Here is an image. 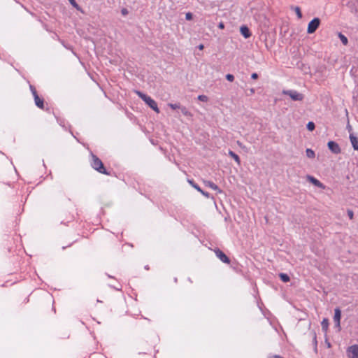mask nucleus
Returning <instances> with one entry per match:
<instances>
[{"label": "nucleus", "instance_id": "nucleus-1", "mask_svg": "<svg viewBox=\"0 0 358 358\" xmlns=\"http://www.w3.org/2000/svg\"><path fill=\"white\" fill-rule=\"evenodd\" d=\"M92 161L90 162L91 166L100 173L110 176V172H108L105 168L101 160L93 153L91 154Z\"/></svg>", "mask_w": 358, "mask_h": 358}, {"label": "nucleus", "instance_id": "nucleus-2", "mask_svg": "<svg viewBox=\"0 0 358 358\" xmlns=\"http://www.w3.org/2000/svg\"><path fill=\"white\" fill-rule=\"evenodd\" d=\"M136 93L153 110H155L157 113H159V109L157 106V103L154 99H152L150 96H148L147 94L143 93L141 91L137 90L136 91Z\"/></svg>", "mask_w": 358, "mask_h": 358}, {"label": "nucleus", "instance_id": "nucleus-3", "mask_svg": "<svg viewBox=\"0 0 358 358\" xmlns=\"http://www.w3.org/2000/svg\"><path fill=\"white\" fill-rule=\"evenodd\" d=\"M282 93L285 95H288L293 101H302L304 97L303 94L296 90H283Z\"/></svg>", "mask_w": 358, "mask_h": 358}, {"label": "nucleus", "instance_id": "nucleus-4", "mask_svg": "<svg viewBox=\"0 0 358 358\" xmlns=\"http://www.w3.org/2000/svg\"><path fill=\"white\" fill-rule=\"evenodd\" d=\"M320 24V20L318 17L313 18L308 24L307 33H314Z\"/></svg>", "mask_w": 358, "mask_h": 358}, {"label": "nucleus", "instance_id": "nucleus-5", "mask_svg": "<svg viewBox=\"0 0 358 358\" xmlns=\"http://www.w3.org/2000/svg\"><path fill=\"white\" fill-rule=\"evenodd\" d=\"M214 252L216 257L223 263L230 264V259L219 248H215Z\"/></svg>", "mask_w": 358, "mask_h": 358}, {"label": "nucleus", "instance_id": "nucleus-6", "mask_svg": "<svg viewBox=\"0 0 358 358\" xmlns=\"http://www.w3.org/2000/svg\"><path fill=\"white\" fill-rule=\"evenodd\" d=\"M341 310L339 308H336L334 310V322L335 327L338 328V331L341 330Z\"/></svg>", "mask_w": 358, "mask_h": 358}, {"label": "nucleus", "instance_id": "nucleus-7", "mask_svg": "<svg viewBox=\"0 0 358 358\" xmlns=\"http://www.w3.org/2000/svg\"><path fill=\"white\" fill-rule=\"evenodd\" d=\"M346 6L349 8L352 13H358V0L348 1L346 3Z\"/></svg>", "mask_w": 358, "mask_h": 358}, {"label": "nucleus", "instance_id": "nucleus-8", "mask_svg": "<svg viewBox=\"0 0 358 358\" xmlns=\"http://www.w3.org/2000/svg\"><path fill=\"white\" fill-rule=\"evenodd\" d=\"M349 358H358V345H352L347 349Z\"/></svg>", "mask_w": 358, "mask_h": 358}, {"label": "nucleus", "instance_id": "nucleus-9", "mask_svg": "<svg viewBox=\"0 0 358 358\" xmlns=\"http://www.w3.org/2000/svg\"><path fill=\"white\" fill-rule=\"evenodd\" d=\"M327 146L329 149L333 152L334 154H339L341 152V149L339 146V145L333 141H330L327 143Z\"/></svg>", "mask_w": 358, "mask_h": 358}, {"label": "nucleus", "instance_id": "nucleus-10", "mask_svg": "<svg viewBox=\"0 0 358 358\" xmlns=\"http://www.w3.org/2000/svg\"><path fill=\"white\" fill-rule=\"evenodd\" d=\"M307 180L313 185L319 188H321L322 189H324L326 188L325 185L323 183H322L320 180H318L317 178L312 176L308 175Z\"/></svg>", "mask_w": 358, "mask_h": 358}, {"label": "nucleus", "instance_id": "nucleus-11", "mask_svg": "<svg viewBox=\"0 0 358 358\" xmlns=\"http://www.w3.org/2000/svg\"><path fill=\"white\" fill-rule=\"evenodd\" d=\"M188 182L195 189H196L198 192H199L205 197H206L208 199L210 197V194L208 192H205L203 189H201V187L196 182H194V181L193 180H189Z\"/></svg>", "mask_w": 358, "mask_h": 358}, {"label": "nucleus", "instance_id": "nucleus-12", "mask_svg": "<svg viewBox=\"0 0 358 358\" xmlns=\"http://www.w3.org/2000/svg\"><path fill=\"white\" fill-rule=\"evenodd\" d=\"M34 102L36 106L40 109H44V99L38 96V94H36L34 96Z\"/></svg>", "mask_w": 358, "mask_h": 358}, {"label": "nucleus", "instance_id": "nucleus-13", "mask_svg": "<svg viewBox=\"0 0 358 358\" xmlns=\"http://www.w3.org/2000/svg\"><path fill=\"white\" fill-rule=\"evenodd\" d=\"M203 183L206 187H210L212 189L217 191L218 193H222V190L213 182L210 181V180H203Z\"/></svg>", "mask_w": 358, "mask_h": 358}, {"label": "nucleus", "instance_id": "nucleus-14", "mask_svg": "<svg viewBox=\"0 0 358 358\" xmlns=\"http://www.w3.org/2000/svg\"><path fill=\"white\" fill-rule=\"evenodd\" d=\"M240 31L245 38H248L252 35L249 28L245 25L241 27Z\"/></svg>", "mask_w": 358, "mask_h": 358}, {"label": "nucleus", "instance_id": "nucleus-15", "mask_svg": "<svg viewBox=\"0 0 358 358\" xmlns=\"http://www.w3.org/2000/svg\"><path fill=\"white\" fill-rule=\"evenodd\" d=\"M310 336L313 339V344L314 345V350L317 353V334L314 330H311L309 333Z\"/></svg>", "mask_w": 358, "mask_h": 358}, {"label": "nucleus", "instance_id": "nucleus-16", "mask_svg": "<svg viewBox=\"0 0 358 358\" xmlns=\"http://www.w3.org/2000/svg\"><path fill=\"white\" fill-rule=\"evenodd\" d=\"M349 137L353 148L358 150V137L355 136L353 134H350Z\"/></svg>", "mask_w": 358, "mask_h": 358}, {"label": "nucleus", "instance_id": "nucleus-17", "mask_svg": "<svg viewBox=\"0 0 358 358\" xmlns=\"http://www.w3.org/2000/svg\"><path fill=\"white\" fill-rule=\"evenodd\" d=\"M228 155L231 157L234 160L235 162L238 164L240 165L241 164V159H240V157L238 155H236L234 152L231 151V150H229V152H228Z\"/></svg>", "mask_w": 358, "mask_h": 358}, {"label": "nucleus", "instance_id": "nucleus-18", "mask_svg": "<svg viewBox=\"0 0 358 358\" xmlns=\"http://www.w3.org/2000/svg\"><path fill=\"white\" fill-rule=\"evenodd\" d=\"M322 329L323 331H327L329 327V320L327 318H324L321 322Z\"/></svg>", "mask_w": 358, "mask_h": 358}, {"label": "nucleus", "instance_id": "nucleus-19", "mask_svg": "<svg viewBox=\"0 0 358 358\" xmlns=\"http://www.w3.org/2000/svg\"><path fill=\"white\" fill-rule=\"evenodd\" d=\"M279 277H280V280L284 282H287L290 280V278L286 273H280L279 274Z\"/></svg>", "mask_w": 358, "mask_h": 358}, {"label": "nucleus", "instance_id": "nucleus-20", "mask_svg": "<svg viewBox=\"0 0 358 358\" xmlns=\"http://www.w3.org/2000/svg\"><path fill=\"white\" fill-rule=\"evenodd\" d=\"M338 38H340V40L341 41V42L343 45H345L348 44V40L347 37L345 36H344L343 34H341V32L338 33Z\"/></svg>", "mask_w": 358, "mask_h": 358}, {"label": "nucleus", "instance_id": "nucleus-21", "mask_svg": "<svg viewBox=\"0 0 358 358\" xmlns=\"http://www.w3.org/2000/svg\"><path fill=\"white\" fill-rule=\"evenodd\" d=\"M180 109V110H181V113H182L184 115H185V116H192V113H191V112H189V111L188 110V109H187L186 107H185V106H181Z\"/></svg>", "mask_w": 358, "mask_h": 358}, {"label": "nucleus", "instance_id": "nucleus-22", "mask_svg": "<svg viewBox=\"0 0 358 358\" xmlns=\"http://www.w3.org/2000/svg\"><path fill=\"white\" fill-rule=\"evenodd\" d=\"M306 156L308 158H314L315 157V152L313 150L308 148V149H306Z\"/></svg>", "mask_w": 358, "mask_h": 358}, {"label": "nucleus", "instance_id": "nucleus-23", "mask_svg": "<svg viewBox=\"0 0 358 358\" xmlns=\"http://www.w3.org/2000/svg\"><path fill=\"white\" fill-rule=\"evenodd\" d=\"M114 243H116V239L115 238V237L113 235L108 237L107 243H106L107 244L113 245Z\"/></svg>", "mask_w": 358, "mask_h": 358}, {"label": "nucleus", "instance_id": "nucleus-24", "mask_svg": "<svg viewBox=\"0 0 358 358\" xmlns=\"http://www.w3.org/2000/svg\"><path fill=\"white\" fill-rule=\"evenodd\" d=\"M306 128L309 131H313L315 128V123L313 122H308V124L306 125Z\"/></svg>", "mask_w": 358, "mask_h": 358}, {"label": "nucleus", "instance_id": "nucleus-25", "mask_svg": "<svg viewBox=\"0 0 358 358\" xmlns=\"http://www.w3.org/2000/svg\"><path fill=\"white\" fill-rule=\"evenodd\" d=\"M294 11L297 15V17L301 19L302 17V13H301V8L299 7V6H296L294 7Z\"/></svg>", "mask_w": 358, "mask_h": 358}, {"label": "nucleus", "instance_id": "nucleus-26", "mask_svg": "<svg viewBox=\"0 0 358 358\" xmlns=\"http://www.w3.org/2000/svg\"><path fill=\"white\" fill-rule=\"evenodd\" d=\"M69 2H70L71 5L73 8H76L78 10H80V8L79 5L77 3V2L76 1V0H69Z\"/></svg>", "mask_w": 358, "mask_h": 358}, {"label": "nucleus", "instance_id": "nucleus-27", "mask_svg": "<svg viewBox=\"0 0 358 358\" xmlns=\"http://www.w3.org/2000/svg\"><path fill=\"white\" fill-rule=\"evenodd\" d=\"M168 106L171 108V109H173V110H176V109H180L181 106L180 103H169Z\"/></svg>", "mask_w": 358, "mask_h": 358}, {"label": "nucleus", "instance_id": "nucleus-28", "mask_svg": "<svg viewBox=\"0 0 358 358\" xmlns=\"http://www.w3.org/2000/svg\"><path fill=\"white\" fill-rule=\"evenodd\" d=\"M198 99L203 102H207L208 101V97L206 95H199Z\"/></svg>", "mask_w": 358, "mask_h": 358}, {"label": "nucleus", "instance_id": "nucleus-29", "mask_svg": "<svg viewBox=\"0 0 358 358\" xmlns=\"http://www.w3.org/2000/svg\"><path fill=\"white\" fill-rule=\"evenodd\" d=\"M226 79L229 82H233L234 80V76L232 74L228 73L226 75Z\"/></svg>", "mask_w": 358, "mask_h": 358}, {"label": "nucleus", "instance_id": "nucleus-30", "mask_svg": "<svg viewBox=\"0 0 358 358\" xmlns=\"http://www.w3.org/2000/svg\"><path fill=\"white\" fill-rule=\"evenodd\" d=\"M29 88H30V90L33 96L38 94L34 86L30 85Z\"/></svg>", "mask_w": 358, "mask_h": 358}, {"label": "nucleus", "instance_id": "nucleus-31", "mask_svg": "<svg viewBox=\"0 0 358 358\" xmlns=\"http://www.w3.org/2000/svg\"><path fill=\"white\" fill-rule=\"evenodd\" d=\"M347 213H348V215L349 218H350V220H352V219H353V217H354V213H353V211H352V210H350V209H348V210H347Z\"/></svg>", "mask_w": 358, "mask_h": 358}, {"label": "nucleus", "instance_id": "nucleus-32", "mask_svg": "<svg viewBox=\"0 0 358 358\" xmlns=\"http://www.w3.org/2000/svg\"><path fill=\"white\" fill-rule=\"evenodd\" d=\"M185 18L187 20H191L192 19V14L191 13H186Z\"/></svg>", "mask_w": 358, "mask_h": 358}, {"label": "nucleus", "instance_id": "nucleus-33", "mask_svg": "<svg viewBox=\"0 0 358 358\" xmlns=\"http://www.w3.org/2000/svg\"><path fill=\"white\" fill-rule=\"evenodd\" d=\"M258 77H259V76H258V74H257V73H252V75H251V78H252V79H254V80L257 79V78H258Z\"/></svg>", "mask_w": 358, "mask_h": 358}, {"label": "nucleus", "instance_id": "nucleus-34", "mask_svg": "<svg viewBox=\"0 0 358 358\" xmlns=\"http://www.w3.org/2000/svg\"><path fill=\"white\" fill-rule=\"evenodd\" d=\"M249 92H250V93H248V95H252L253 94H255V89H254V88H250V89L249 90Z\"/></svg>", "mask_w": 358, "mask_h": 358}, {"label": "nucleus", "instance_id": "nucleus-35", "mask_svg": "<svg viewBox=\"0 0 358 358\" xmlns=\"http://www.w3.org/2000/svg\"><path fill=\"white\" fill-rule=\"evenodd\" d=\"M121 12H122V15H126L128 14V10H127V8H123Z\"/></svg>", "mask_w": 358, "mask_h": 358}, {"label": "nucleus", "instance_id": "nucleus-36", "mask_svg": "<svg viewBox=\"0 0 358 358\" xmlns=\"http://www.w3.org/2000/svg\"><path fill=\"white\" fill-rule=\"evenodd\" d=\"M218 28L221 29H223L224 28V24L223 22H220L219 24H218Z\"/></svg>", "mask_w": 358, "mask_h": 358}, {"label": "nucleus", "instance_id": "nucleus-37", "mask_svg": "<svg viewBox=\"0 0 358 358\" xmlns=\"http://www.w3.org/2000/svg\"><path fill=\"white\" fill-rule=\"evenodd\" d=\"M268 358H284V357H282L280 355H272V356L269 357Z\"/></svg>", "mask_w": 358, "mask_h": 358}, {"label": "nucleus", "instance_id": "nucleus-38", "mask_svg": "<svg viewBox=\"0 0 358 358\" xmlns=\"http://www.w3.org/2000/svg\"><path fill=\"white\" fill-rule=\"evenodd\" d=\"M237 145H238L239 147L242 148H244V146L243 145V143H242L241 142H240L239 141H237Z\"/></svg>", "mask_w": 358, "mask_h": 358}, {"label": "nucleus", "instance_id": "nucleus-39", "mask_svg": "<svg viewBox=\"0 0 358 358\" xmlns=\"http://www.w3.org/2000/svg\"><path fill=\"white\" fill-rule=\"evenodd\" d=\"M199 48L200 50H202L203 48V45H202V44L199 45Z\"/></svg>", "mask_w": 358, "mask_h": 358}, {"label": "nucleus", "instance_id": "nucleus-40", "mask_svg": "<svg viewBox=\"0 0 358 358\" xmlns=\"http://www.w3.org/2000/svg\"><path fill=\"white\" fill-rule=\"evenodd\" d=\"M327 346L329 348L331 346L330 343H328Z\"/></svg>", "mask_w": 358, "mask_h": 358}]
</instances>
